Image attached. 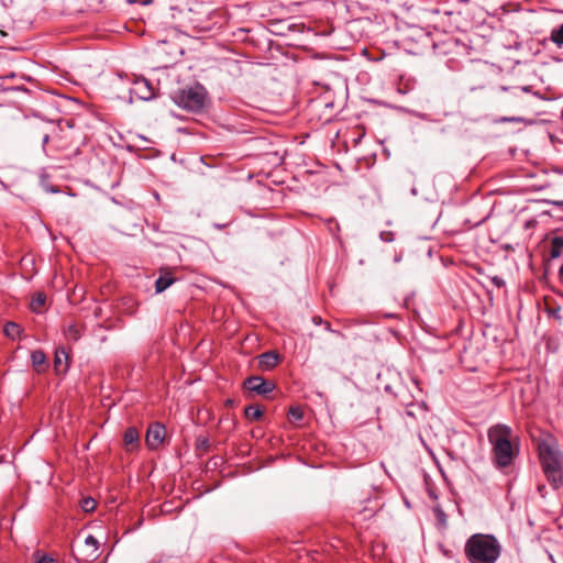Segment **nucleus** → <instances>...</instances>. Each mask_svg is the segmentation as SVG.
I'll use <instances>...</instances> for the list:
<instances>
[{
    "label": "nucleus",
    "mask_w": 563,
    "mask_h": 563,
    "mask_svg": "<svg viewBox=\"0 0 563 563\" xmlns=\"http://www.w3.org/2000/svg\"><path fill=\"white\" fill-rule=\"evenodd\" d=\"M487 438L496 467L505 468L512 465L519 454V442L512 429L503 423L494 424L488 429Z\"/></svg>",
    "instance_id": "f257e3e1"
},
{
    "label": "nucleus",
    "mask_w": 563,
    "mask_h": 563,
    "mask_svg": "<svg viewBox=\"0 0 563 563\" xmlns=\"http://www.w3.org/2000/svg\"><path fill=\"white\" fill-rule=\"evenodd\" d=\"M464 554L470 563H496L501 544L493 534L475 533L466 540Z\"/></svg>",
    "instance_id": "f03ea898"
},
{
    "label": "nucleus",
    "mask_w": 563,
    "mask_h": 563,
    "mask_svg": "<svg viewBox=\"0 0 563 563\" xmlns=\"http://www.w3.org/2000/svg\"><path fill=\"white\" fill-rule=\"evenodd\" d=\"M539 459L543 473L554 489L563 486V454L554 442L539 443Z\"/></svg>",
    "instance_id": "7ed1b4c3"
},
{
    "label": "nucleus",
    "mask_w": 563,
    "mask_h": 563,
    "mask_svg": "<svg viewBox=\"0 0 563 563\" xmlns=\"http://www.w3.org/2000/svg\"><path fill=\"white\" fill-rule=\"evenodd\" d=\"M526 87L500 86L492 90L489 96L490 104L497 110H515L526 106Z\"/></svg>",
    "instance_id": "20e7f679"
},
{
    "label": "nucleus",
    "mask_w": 563,
    "mask_h": 563,
    "mask_svg": "<svg viewBox=\"0 0 563 563\" xmlns=\"http://www.w3.org/2000/svg\"><path fill=\"white\" fill-rule=\"evenodd\" d=\"M206 99L207 91L199 84L186 87L174 96V101L177 106L191 112L201 111L205 108Z\"/></svg>",
    "instance_id": "39448f33"
},
{
    "label": "nucleus",
    "mask_w": 563,
    "mask_h": 563,
    "mask_svg": "<svg viewBox=\"0 0 563 563\" xmlns=\"http://www.w3.org/2000/svg\"><path fill=\"white\" fill-rule=\"evenodd\" d=\"M244 388H246L251 393H255L257 395H267L275 389V384L271 380L264 379L261 376H251L247 377L243 383Z\"/></svg>",
    "instance_id": "423d86ee"
},
{
    "label": "nucleus",
    "mask_w": 563,
    "mask_h": 563,
    "mask_svg": "<svg viewBox=\"0 0 563 563\" xmlns=\"http://www.w3.org/2000/svg\"><path fill=\"white\" fill-rule=\"evenodd\" d=\"M165 435L166 430L162 423L150 424L145 435L146 445L152 450L157 449L163 443Z\"/></svg>",
    "instance_id": "0eeeda50"
},
{
    "label": "nucleus",
    "mask_w": 563,
    "mask_h": 563,
    "mask_svg": "<svg viewBox=\"0 0 563 563\" xmlns=\"http://www.w3.org/2000/svg\"><path fill=\"white\" fill-rule=\"evenodd\" d=\"M42 143L45 151H48L49 143H52V150L64 151L70 147L69 136L64 133H55L53 136L44 134Z\"/></svg>",
    "instance_id": "6e6552de"
},
{
    "label": "nucleus",
    "mask_w": 563,
    "mask_h": 563,
    "mask_svg": "<svg viewBox=\"0 0 563 563\" xmlns=\"http://www.w3.org/2000/svg\"><path fill=\"white\" fill-rule=\"evenodd\" d=\"M280 360L282 357L277 352L268 351L257 356V365L262 371H271L279 364Z\"/></svg>",
    "instance_id": "1a4fd4ad"
},
{
    "label": "nucleus",
    "mask_w": 563,
    "mask_h": 563,
    "mask_svg": "<svg viewBox=\"0 0 563 563\" xmlns=\"http://www.w3.org/2000/svg\"><path fill=\"white\" fill-rule=\"evenodd\" d=\"M123 442L126 451L132 452L140 446V433L135 427H130L124 431Z\"/></svg>",
    "instance_id": "9d476101"
},
{
    "label": "nucleus",
    "mask_w": 563,
    "mask_h": 563,
    "mask_svg": "<svg viewBox=\"0 0 563 563\" xmlns=\"http://www.w3.org/2000/svg\"><path fill=\"white\" fill-rule=\"evenodd\" d=\"M132 92L142 100H150L154 97V91L151 88L148 81L137 80L134 82Z\"/></svg>",
    "instance_id": "9b49d317"
},
{
    "label": "nucleus",
    "mask_w": 563,
    "mask_h": 563,
    "mask_svg": "<svg viewBox=\"0 0 563 563\" xmlns=\"http://www.w3.org/2000/svg\"><path fill=\"white\" fill-rule=\"evenodd\" d=\"M85 545L87 548L86 554L82 561H95L99 556V542L93 536H88L85 539Z\"/></svg>",
    "instance_id": "f8f14e48"
},
{
    "label": "nucleus",
    "mask_w": 563,
    "mask_h": 563,
    "mask_svg": "<svg viewBox=\"0 0 563 563\" xmlns=\"http://www.w3.org/2000/svg\"><path fill=\"white\" fill-rule=\"evenodd\" d=\"M31 361L34 369L37 373H44L47 368V360L46 355L41 350H35L31 354Z\"/></svg>",
    "instance_id": "ddd939ff"
},
{
    "label": "nucleus",
    "mask_w": 563,
    "mask_h": 563,
    "mask_svg": "<svg viewBox=\"0 0 563 563\" xmlns=\"http://www.w3.org/2000/svg\"><path fill=\"white\" fill-rule=\"evenodd\" d=\"M175 280L176 279L173 277L170 272H162L159 277L155 282V291L157 294L163 292L169 286H172L175 283Z\"/></svg>",
    "instance_id": "4468645a"
},
{
    "label": "nucleus",
    "mask_w": 563,
    "mask_h": 563,
    "mask_svg": "<svg viewBox=\"0 0 563 563\" xmlns=\"http://www.w3.org/2000/svg\"><path fill=\"white\" fill-rule=\"evenodd\" d=\"M263 409L258 405H249L244 409V416L250 421H257L263 417Z\"/></svg>",
    "instance_id": "2eb2a0df"
},
{
    "label": "nucleus",
    "mask_w": 563,
    "mask_h": 563,
    "mask_svg": "<svg viewBox=\"0 0 563 563\" xmlns=\"http://www.w3.org/2000/svg\"><path fill=\"white\" fill-rule=\"evenodd\" d=\"M46 302V295L44 292H36L33 295L30 307L33 312H41Z\"/></svg>",
    "instance_id": "dca6fc26"
},
{
    "label": "nucleus",
    "mask_w": 563,
    "mask_h": 563,
    "mask_svg": "<svg viewBox=\"0 0 563 563\" xmlns=\"http://www.w3.org/2000/svg\"><path fill=\"white\" fill-rule=\"evenodd\" d=\"M563 253V236H554L551 240L550 257L559 258Z\"/></svg>",
    "instance_id": "f3484780"
},
{
    "label": "nucleus",
    "mask_w": 563,
    "mask_h": 563,
    "mask_svg": "<svg viewBox=\"0 0 563 563\" xmlns=\"http://www.w3.org/2000/svg\"><path fill=\"white\" fill-rule=\"evenodd\" d=\"M21 329L20 325L14 322H7L4 325V333L8 338L14 340L20 335Z\"/></svg>",
    "instance_id": "a211bd4d"
},
{
    "label": "nucleus",
    "mask_w": 563,
    "mask_h": 563,
    "mask_svg": "<svg viewBox=\"0 0 563 563\" xmlns=\"http://www.w3.org/2000/svg\"><path fill=\"white\" fill-rule=\"evenodd\" d=\"M550 38L559 47L563 46V23L551 31Z\"/></svg>",
    "instance_id": "6ab92c4d"
},
{
    "label": "nucleus",
    "mask_w": 563,
    "mask_h": 563,
    "mask_svg": "<svg viewBox=\"0 0 563 563\" xmlns=\"http://www.w3.org/2000/svg\"><path fill=\"white\" fill-rule=\"evenodd\" d=\"M303 418V411L300 407H290L288 410V419L290 422H299Z\"/></svg>",
    "instance_id": "aec40b11"
},
{
    "label": "nucleus",
    "mask_w": 563,
    "mask_h": 563,
    "mask_svg": "<svg viewBox=\"0 0 563 563\" xmlns=\"http://www.w3.org/2000/svg\"><path fill=\"white\" fill-rule=\"evenodd\" d=\"M65 334L68 339L77 341L80 338V331L76 324H70L65 330Z\"/></svg>",
    "instance_id": "412c9836"
},
{
    "label": "nucleus",
    "mask_w": 563,
    "mask_h": 563,
    "mask_svg": "<svg viewBox=\"0 0 563 563\" xmlns=\"http://www.w3.org/2000/svg\"><path fill=\"white\" fill-rule=\"evenodd\" d=\"M67 357L68 356L63 349L56 350L55 358H54V366H55L56 371H59V366L62 365V360L63 358L67 360Z\"/></svg>",
    "instance_id": "4be33fe9"
},
{
    "label": "nucleus",
    "mask_w": 563,
    "mask_h": 563,
    "mask_svg": "<svg viewBox=\"0 0 563 563\" xmlns=\"http://www.w3.org/2000/svg\"><path fill=\"white\" fill-rule=\"evenodd\" d=\"M434 514H435L438 521L440 523L444 525L446 521L445 512L441 508L437 507V508H434Z\"/></svg>",
    "instance_id": "5701e85b"
},
{
    "label": "nucleus",
    "mask_w": 563,
    "mask_h": 563,
    "mask_svg": "<svg viewBox=\"0 0 563 563\" xmlns=\"http://www.w3.org/2000/svg\"><path fill=\"white\" fill-rule=\"evenodd\" d=\"M82 508L86 510V511H90L95 508V500L93 499H85L82 501Z\"/></svg>",
    "instance_id": "b1692460"
},
{
    "label": "nucleus",
    "mask_w": 563,
    "mask_h": 563,
    "mask_svg": "<svg viewBox=\"0 0 563 563\" xmlns=\"http://www.w3.org/2000/svg\"><path fill=\"white\" fill-rule=\"evenodd\" d=\"M36 563H56L54 559L47 556V555H42L40 559H37Z\"/></svg>",
    "instance_id": "393cba45"
},
{
    "label": "nucleus",
    "mask_w": 563,
    "mask_h": 563,
    "mask_svg": "<svg viewBox=\"0 0 563 563\" xmlns=\"http://www.w3.org/2000/svg\"><path fill=\"white\" fill-rule=\"evenodd\" d=\"M492 282H493V284H494V285H496L497 287H503V286H505V282H504L500 277H498V276H494V277L492 278Z\"/></svg>",
    "instance_id": "a878e982"
},
{
    "label": "nucleus",
    "mask_w": 563,
    "mask_h": 563,
    "mask_svg": "<svg viewBox=\"0 0 563 563\" xmlns=\"http://www.w3.org/2000/svg\"><path fill=\"white\" fill-rule=\"evenodd\" d=\"M518 120H519V119L514 118V117H511V118L504 117V118H501L499 121H500V122H515V121H518Z\"/></svg>",
    "instance_id": "bb28decb"
},
{
    "label": "nucleus",
    "mask_w": 563,
    "mask_h": 563,
    "mask_svg": "<svg viewBox=\"0 0 563 563\" xmlns=\"http://www.w3.org/2000/svg\"><path fill=\"white\" fill-rule=\"evenodd\" d=\"M399 399H400V401H401L404 405H406V406H409V405L411 404V401L407 400V399H406L405 397H402V396H399Z\"/></svg>",
    "instance_id": "cd10ccee"
},
{
    "label": "nucleus",
    "mask_w": 563,
    "mask_h": 563,
    "mask_svg": "<svg viewBox=\"0 0 563 563\" xmlns=\"http://www.w3.org/2000/svg\"><path fill=\"white\" fill-rule=\"evenodd\" d=\"M559 276H560L561 282L563 283V263H562V266L560 267Z\"/></svg>",
    "instance_id": "c85d7f7f"
},
{
    "label": "nucleus",
    "mask_w": 563,
    "mask_h": 563,
    "mask_svg": "<svg viewBox=\"0 0 563 563\" xmlns=\"http://www.w3.org/2000/svg\"><path fill=\"white\" fill-rule=\"evenodd\" d=\"M313 322H314L316 324H321L322 319H321L320 317H313Z\"/></svg>",
    "instance_id": "c756f323"
},
{
    "label": "nucleus",
    "mask_w": 563,
    "mask_h": 563,
    "mask_svg": "<svg viewBox=\"0 0 563 563\" xmlns=\"http://www.w3.org/2000/svg\"><path fill=\"white\" fill-rule=\"evenodd\" d=\"M79 563H92L93 561H82V558H76Z\"/></svg>",
    "instance_id": "7c9ffc66"
},
{
    "label": "nucleus",
    "mask_w": 563,
    "mask_h": 563,
    "mask_svg": "<svg viewBox=\"0 0 563 563\" xmlns=\"http://www.w3.org/2000/svg\"><path fill=\"white\" fill-rule=\"evenodd\" d=\"M324 325H325V330H328V331H333V330L331 329V324H330L329 322H325V323H324Z\"/></svg>",
    "instance_id": "2f4dec72"
},
{
    "label": "nucleus",
    "mask_w": 563,
    "mask_h": 563,
    "mask_svg": "<svg viewBox=\"0 0 563 563\" xmlns=\"http://www.w3.org/2000/svg\"><path fill=\"white\" fill-rule=\"evenodd\" d=\"M545 486L544 485H539L538 486V490L542 494V492L544 490Z\"/></svg>",
    "instance_id": "473e14b6"
},
{
    "label": "nucleus",
    "mask_w": 563,
    "mask_h": 563,
    "mask_svg": "<svg viewBox=\"0 0 563 563\" xmlns=\"http://www.w3.org/2000/svg\"><path fill=\"white\" fill-rule=\"evenodd\" d=\"M216 227L219 228V229H222V228L225 227V224H223V225L222 224H216Z\"/></svg>",
    "instance_id": "72a5a7b5"
}]
</instances>
